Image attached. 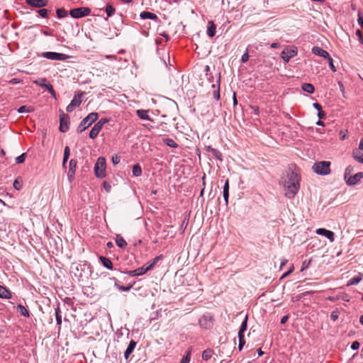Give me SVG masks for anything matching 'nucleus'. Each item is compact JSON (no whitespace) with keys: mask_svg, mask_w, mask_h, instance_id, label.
<instances>
[{"mask_svg":"<svg viewBox=\"0 0 363 363\" xmlns=\"http://www.w3.org/2000/svg\"><path fill=\"white\" fill-rule=\"evenodd\" d=\"M288 179L284 183L285 196L289 199L293 198L300 188V177L294 172H290L287 175Z\"/></svg>","mask_w":363,"mask_h":363,"instance_id":"1","label":"nucleus"},{"mask_svg":"<svg viewBox=\"0 0 363 363\" xmlns=\"http://www.w3.org/2000/svg\"><path fill=\"white\" fill-rule=\"evenodd\" d=\"M330 162L328 161H321L318 162H315L313 167L312 169L314 172L320 175H327L330 172Z\"/></svg>","mask_w":363,"mask_h":363,"instance_id":"2","label":"nucleus"},{"mask_svg":"<svg viewBox=\"0 0 363 363\" xmlns=\"http://www.w3.org/2000/svg\"><path fill=\"white\" fill-rule=\"evenodd\" d=\"M97 113H91L86 117H85L79 123L77 127V132L82 133L89 127L94 121L98 119Z\"/></svg>","mask_w":363,"mask_h":363,"instance_id":"3","label":"nucleus"},{"mask_svg":"<svg viewBox=\"0 0 363 363\" xmlns=\"http://www.w3.org/2000/svg\"><path fill=\"white\" fill-rule=\"evenodd\" d=\"M94 173L96 177L104 178L106 176V160L103 157L97 159L94 165Z\"/></svg>","mask_w":363,"mask_h":363,"instance_id":"4","label":"nucleus"},{"mask_svg":"<svg viewBox=\"0 0 363 363\" xmlns=\"http://www.w3.org/2000/svg\"><path fill=\"white\" fill-rule=\"evenodd\" d=\"M91 13V9L88 7H79L71 9L70 16L74 18H79L89 16Z\"/></svg>","mask_w":363,"mask_h":363,"instance_id":"5","label":"nucleus"},{"mask_svg":"<svg viewBox=\"0 0 363 363\" xmlns=\"http://www.w3.org/2000/svg\"><path fill=\"white\" fill-rule=\"evenodd\" d=\"M297 54L298 51L296 48H294L292 49L286 48L282 50L281 56L284 62H289L290 59L296 56Z\"/></svg>","mask_w":363,"mask_h":363,"instance_id":"6","label":"nucleus"},{"mask_svg":"<svg viewBox=\"0 0 363 363\" xmlns=\"http://www.w3.org/2000/svg\"><path fill=\"white\" fill-rule=\"evenodd\" d=\"M60 130L62 133H65L69 129V117L67 114L62 112L60 116Z\"/></svg>","mask_w":363,"mask_h":363,"instance_id":"7","label":"nucleus"},{"mask_svg":"<svg viewBox=\"0 0 363 363\" xmlns=\"http://www.w3.org/2000/svg\"><path fill=\"white\" fill-rule=\"evenodd\" d=\"M33 82L41 87L45 88L54 98L56 97V94L52 86L50 83H47L45 78L38 79Z\"/></svg>","mask_w":363,"mask_h":363,"instance_id":"8","label":"nucleus"},{"mask_svg":"<svg viewBox=\"0 0 363 363\" xmlns=\"http://www.w3.org/2000/svg\"><path fill=\"white\" fill-rule=\"evenodd\" d=\"M213 324V318L210 314H204L199 319V325L201 327L208 329L211 328Z\"/></svg>","mask_w":363,"mask_h":363,"instance_id":"9","label":"nucleus"},{"mask_svg":"<svg viewBox=\"0 0 363 363\" xmlns=\"http://www.w3.org/2000/svg\"><path fill=\"white\" fill-rule=\"evenodd\" d=\"M82 94H74L70 104L67 106L66 110L67 112H72L75 108L79 106L82 103Z\"/></svg>","mask_w":363,"mask_h":363,"instance_id":"10","label":"nucleus"},{"mask_svg":"<svg viewBox=\"0 0 363 363\" xmlns=\"http://www.w3.org/2000/svg\"><path fill=\"white\" fill-rule=\"evenodd\" d=\"M44 57L52 60H65L67 58V55L55 52H46L43 54Z\"/></svg>","mask_w":363,"mask_h":363,"instance_id":"11","label":"nucleus"},{"mask_svg":"<svg viewBox=\"0 0 363 363\" xmlns=\"http://www.w3.org/2000/svg\"><path fill=\"white\" fill-rule=\"evenodd\" d=\"M362 178L363 172H357L354 175L350 176L346 180V183L348 186H354L357 184Z\"/></svg>","mask_w":363,"mask_h":363,"instance_id":"12","label":"nucleus"},{"mask_svg":"<svg viewBox=\"0 0 363 363\" xmlns=\"http://www.w3.org/2000/svg\"><path fill=\"white\" fill-rule=\"evenodd\" d=\"M76 168H77V161L72 159L69 161V170L67 172V177L70 182H72L74 179Z\"/></svg>","mask_w":363,"mask_h":363,"instance_id":"13","label":"nucleus"},{"mask_svg":"<svg viewBox=\"0 0 363 363\" xmlns=\"http://www.w3.org/2000/svg\"><path fill=\"white\" fill-rule=\"evenodd\" d=\"M28 5L35 8H43L48 4V0H26Z\"/></svg>","mask_w":363,"mask_h":363,"instance_id":"14","label":"nucleus"},{"mask_svg":"<svg viewBox=\"0 0 363 363\" xmlns=\"http://www.w3.org/2000/svg\"><path fill=\"white\" fill-rule=\"evenodd\" d=\"M220 74H218V78L216 79V84H212L213 90V96L216 100L220 99Z\"/></svg>","mask_w":363,"mask_h":363,"instance_id":"15","label":"nucleus"},{"mask_svg":"<svg viewBox=\"0 0 363 363\" xmlns=\"http://www.w3.org/2000/svg\"><path fill=\"white\" fill-rule=\"evenodd\" d=\"M312 53L325 59L329 58L330 56L329 53L326 50L318 46H314L312 48Z\"/></svg>","mask_w":363,"mask_h":363,"instance_id":"16","label":"nucleus"},{"mask_svg":"<svg viewBox=\"0 0 363 363\" xmlns=\"http://www.w3.org/2000/svg\"><path fill=\"white\" fill-rule=\"evenodd\" d=\"M316 233L318 235H324L328 239L330 240V241L331 242H333L334 240H335V238H334V233L333 231H330V230H326L325 228H318L317 230H316Z\"/></svg>","mask_w":363,"mask_h":363,"instance_id":"17","label":"nucleus"},{"mask_svg":"<svg viewBox=\"0 0 363 363\" xmlns=\"http://www.w3.org/2000/svg\"><path fill=\"white\" fill-rule=\"evenodd\" d=\"M205 150L206 152H209L211 154V155H212L215 158L219 160L220 161L223 160L222 154L217 149L213 148L211 146H206L205 147Z\"/></svg>","mask_w":363,"mask_h":363,"instance_id":"18","label":"nucleus"},{"mask_svg":"<svg viewBox=\"0 0 363 363\" xmlns=\"http://www.w3.org/2000/svg\"><path fill=\"white\" fill-rule=\"evenodd\" d=\"M136 345V342L134 340H131L126 348L125 353H124V357L125 359H128L130 354L133 352V350L135 349Z\"/></svg>","mask_w":363,"mask_h":363,"instance_id":"19","label":"nucleus"},{"mask_svg":"<svg viewBox=\"0 0 363 363\" xmlns=\"http://www.w3.org/2000/svg\"><path fill=\"white\" fill-rule=\"evenodd\" d=\"M0 298L6 299L11 298V291L1 285H0Z\"/></svg>","mask_w":363,"mask_h":363,"instance_id":"20","label":"nucleus"},{"mask_svg":"<svg viewBox=\"0 0 363 363\" xmlns=\"http://www.w3.org/2000/svg\"><path fill=\"white\" fill-rule=\"evenodd\" d=\"M216 27L213 21L208 22L207 34L209 37H213L216 35Z\"/></svg>","mask_w":363,"mask_h":363,"instance_id":"21","label":"nucleus"},{"mask_svg":"<svg viewBox=\"0 0 363 363\" xmlns=\"http://www.w3.org/2000/svg\"><path fill=\"white\" fill-rule=\"evenodd\" d=\"M100 125H96L95 123L94 125L92 127V128L90 130V133H89V137L91 139L96 138L97 137V135H99V132L101 130V128H100Z\"/></svg>","mask_w":363,"mask_h":363,"instance_id":"22","label":"nucleus"},{"mask_svg":"<svg viewBox=\"0 0 363 363\" xmlns=\"http://www.w3.org/2000/svg\"><path fill=\"white\" fill-rule=\"evenodd\" d=\"M99 259L101 260L102 264L104 265V267L108 269H113V264H112V262L111 261V259L109 258H107L106 257H103V256H101L99 257Z\"/></svg>","mask_w":363,"mask_h":363,"instance_id":"23","label":"nucleus"},{"mask_svg":"<svg viewBox=\"0 0 363 363\" xmlns=\"http://www.w3.org/2000/svg\"><path fill=\"white\" fill-rule=\"evenodd\" d=\"M140 16L143 19H156L157 16L149 11H143L140 13Z\"/></svg>","mask_w":363,"mask_h":363,"instance_id":"24","label":"nucleus"},{"mask_svg":"<svg viewBox=\"0 0 363 363\" xmlns=\"http://www.w3.org/2000/svg\"><path fill=\"white\" fill-rule=\"evenodd\" d=\"M116 243L120 248H125L127 246L126 241L119 235L116 238Z\"/></svg>","mask_w":363,"mask_h":363,"instance_id":"25","label":"nucleus"},{"mask_svg":"<svg viewBox=\"0 0 363 363\" xmlns=\"http://www.w3.org/2000/svg\"><path fill=\"white\" fill-rule=\"evenodd\" d=\"M138 116L143 120H148L150 121V116L148 115V111L145 110H138L137 111Z\"/></svg>","mask_w":363,"mask_h":363,"instance_id":"26","label":"nucleus"},{"mask_svg":"<svg viewBox=\"0 0 363 363\" xmlns=\"http://www.w3.org/2000/svg\"><path fill=\"white\" fill-rule=\"evenodd\" d=\"M302 89L309 94H313L315 91L314 86L310 83H304L301 86Z\"/></svg>","mask_w":363,"mask_h":363,"instance_id":"27","label":"nucleus"},{"mask_svg":"<svg viewBox=\"0 0 363 363\" xmlns=\"http://www.w3.org/2000/svg\"><path fill=\"white\" fill-rule=\"evenodd\" d=\"M362 279V274H359L358 276L357 277H354L353 278H352L348 284H347V286H351V285H356L359 282L361 281V280Z\"/></svg>","mask_w":363,"mask_h":363,"instance_id":"28","label":"nucleus"},{"mask_svg":"<svg viewBox=\"0 0 363 363\" xmlns=\"http://www.w3.org/2000/svg\"><path fill=\"white\" fill-rule=\"evenodd\" d=\"M247 315L245 316V320L242 321L240 330L238 331V335H244V332L247 330Z\"/></svg>","mask_w":363,"mask_h":363,"instance_id":"29","label":"nucleus"},{"mask_svg":"<svg viewBox=\"0 0 363 363\" xmlns=\"http://www.w3.org/2000/svg\"><path fill=\"white\" fill-rule=\"evenodd\" d=\"M163 142L169 147H174V148L178 147L177 143L174 140H172L171 138H164Z\"/></svg>","mask_w":363,"mask_h":363,"instance_id":"30","label":"nucleus"},{"mask_svg":"<svg viewBox=\"0 0 363 363\" xmlns=\"http://www.w3.org/2000/svg\"><path fill=\"white\" fill-rule=\"evenodd\" d=\"M133 174L135 177H140L142 174V169H141L140 166L138 164H135L133 166Z\"/></svg>","mask_w":363,"mask_h":363,"instance_id":"31","label":"nucleus"},{"mask_svg":"<svg viewBox=\"0 0 363 363\" xmlns=\"http://www.w3.org/2000/svg\"><path fill=\"white\" fill-rule=\"evenodd\" d=\"M213 352V350L211 349L204 350L202 353V359L206 361L209 359L211 357Z\"/></svg>","mask_w":363,"mask_h":363,"instance_id":"32","label":"nucleus"},{"mask_svg":"<svg viewBox=\"0 0 363 363\" xmlns=\"http://www.w3.org/2000/svg\"><path fill=\"white\" fill-rule=\"evenodd\" d=\"M18 312L23 315L24 317H28L29 316V312L22 305H18L17 306Z\"/></svg>","mask_w":363,"mask_h":363,"instance_id":"33","label":"nucleus"},{"mask_svg":"<svg viewBox=\"0 0 363 363\" xmlns=\"http://www.w3.org/2000/svg\"><path fill=\"white\" fill-rule=\"evenodd\" d=\"M56 13L58 18H62L67 16V11L63 8L57 9Z\"/></svg>","mask_w":363,"mask_h":363,"instance_id":"34","label":"nucleus"},{"mask_svg":"<svg viewBox=\"0 0 363 363\" xmlns=\"http://www.w3.org/2000/svg\"><path fill=\"white\" fill-rule=\"evenodd\" d=\"M115 286L117 287V289L121 291H130L132 287H133V285L132 284H129L128 286H121L120 284H118L117 282L115 283Z\"/></svg>","mask_w":363,"mask_h":363,"instance_id":"35","label":"nucleus"},{"mask_svg":"<svg viewBox=\"0 0 363 363\" xmlns=\"http://www.w3.org/2000/svg\"><path fill=\"white\" fill-rule=\"evenodd\" d=\"M13 186L18 191H19V190H21L22 189V187H23L22 182H21V180L20 179L19 177L16 178L14 180Z\"/></svg>","mask_w":363,"mask_h":363,"instance_id":"36","label":"nucleus"},{"mask_svg":"<svg viewBox=\"0 0 363 363\" xmlns=\"http://www.w3.org/2000/svg\"><path fill=\"white\" fill-rule=\"evenodd\" d=\"M106 12L108 17H111L114 14L115 9L111 4H107L106 6Z\"/></svg>","mask_w":363,"mask_h":363,"instance_id":"37","label":"nucleus"},{"mask_svg":"<svg viewBox=\"0 0 363 363\" xmlns=\"http://www.w3.org/2000/svg\"><path fill=\"white\" fill-rule=\"evenodd\" d=\"M61 311L60 310V308H57L55 309V317H56V321L57 324L58 325H60L62 324V317H61Z\"/></svg>","mask_w":363,"mask_h":363,"instance_id":"38","label":"nucleus"},{"mask_svg":"<svg viewBox=\"0 0 363 363\" xmlns=\"http://www.w3.org/2000/svg\"><path fill=\"white\" fill-rule=\"evenodd\" d=\"M33 111V109L32 108H28V106H21L18 109V112L20 113H30Z\"/></svg>","mask_w":363,"mask_h":363,"instance_id":"39","label":"nucleus"},{"mask_svg":"<svg viewBox=\"0 0 363 363\" xmlns=\"http://www.w3.org/2000/svg\"><path fill=\"white\" fill-rule=\"evenodd\" d=\"M238 338H239V345H238V349L239 350H242L243 346L245 345V337H244V335H238Z\"/></svg>","mask_w":363,"mask_h":363,"instance_id":"40","label":"nucleus"},{"mask_svg":"<svg viewBox=\"0 0 363 363\" xmlns=\"http://www.w3.org/2000/svg\"><path fill=\"white\" fill-rule=\"evenodd\" d=\"M353 172V167H351V166H348L346 169H345V179L347 180V178L350 177V176H352V173Z\"/></svg>","mask_w":363,"mask_h":363,"instance_id":"41","label":"nucleus"},{"mask_svg":"<svg viewBox=\"0 0 363 363\" xmlns=\"http://www.w3.org/2000/svg\"><path fill=\"white\" fill-rule=\"evenodd\" d=\"M38 13L43 18L48 17V11L45 9L41 8V9L38 11Z\"/></svg>","mask_w":363,"mask_h":363,"instance_id":"42","label":"nucleus"},{"mask_svg":"<svg viewBox=\"0 0 363 363\" xmlns=\"http://www.w3.org/2000/svg\"><path fill=\"white\" fill-rule=\"evenodd\" d=\"M26 160V153H23L16 158V162L17 164L23 163Z\"/></svg>","mask_w":363,"mask_h":363,"instance_id":"43","label":"nucleus"},{"mask_svg":"<svg viewBox=\"0 0 363 363\" xmlns=\"http://www.w3.org/2000/svg\"><path fill=\"white\" fill-rule=\"evenodd\" d=\"M191 358V353L188 352L186 354L182 359L180 363H189Z\"/></svg>","mask_w":363,"mask_h":363,"instance_id":"44","label":"nucleus"},{"mask_svg":"<svg viewBox=\"0 0 363 363\" xmlns=\"http://www.w3.org/2000/svg\"><path fill=\"white\" fill-rule=\"evenodd\" d=\"M328 61V63H329V66H330V69L333 71V72H336V68L333 64V59L331 58L330 56H329V58H327Z\"/></svg>","mask_w":363,"mask_h":363,"instance_id":"45","label":"nucleus"},{"mask_svg":"<svg viewBox=\"0 0 363 363\" xmlns=\"http://www.w3.org/2000/svg\"><path fill=\"white\" fill-rule=\"evenodd\" d=\"M146 270V272L151 270L155 266L150 262V263H146L143 266H142Z\"/></svg>","mask_w":363,"mask_h":363,"instance_id":"46","label":"nucleus"},{"mask_svg":"<svg viewBox=\"0 0 363 363\" xmlns=\"http://www.w3.org/2000/svg\"><path fill=\"white\" fill-rule=\"evenodd\" d=\"M135 270H136L137 276H140V275H143L146 273V270L143 267H139V268L136 269Z\"/></svg>","mask_w":363,"mask_h":363,"instance_id":"47","label":"nucleus"},{"mask_svg":"<svg viewBox=\"0 0 363 363\" xmlns=\"http://www.w3.org/2000/svg\"><path fill=\"white\" fill-rule=\"evenodd\" d=\"M339 317V314H338V312L336 311H334L331 313L330 314V318L331 319L333 320V321H335L337 320Z\"/></svg>","mask_w":363,"mask_h":363,"instance_id":"48","label":"nucleus"},{"mask_svg":"<svg viewBox=\"0 0 363 363\" xmlns=\"http://www.w3.org/2000/svg\"><path fill=\"white\" fill-rule=\"evenodd\" d=\"M250 109L252 111V113L257 116L259 115V107L257 106H250Z\"/></svg>","mask_w":363,"mask_h":363,"instance_id":"49","label":"nucleus"},{"mask_svg":"<svg viewBox=\"0 0 363 363\" xmlns=\"http://www.w3.org/2000/svg\"><path fill=\"white\" fill-rule=\"evenodd\" d=\"M353 157L357 161L363 164V155L362 156H358L357 155H356L355 152H354Z\"/></svg>","mask_w":363,"mask_h":363,"instance_id":"50","label":"nucleus"},{"mask_svg":"<svg viewBox=\"0 0 363 363\" xmlns=\"http://www.w3.org/2000/svg\"><path fill=\"white\" fill-rule=\"evenodd\" d=\"M108 121L106 118H101L99 121H98L96 124L101 125L100 128H102L103 125Z\"/></svg>","mask_w":363,"mask_h":363,"instance_id":"51","label":"nucleus"},{"mask_svg":"<svg viewBox=\"0 0 363 363\" xmlns=\"http://www.w3.org/2000/svg\"><path fill=\"white\" fill-rule=\"evenodd\" d=\"M359 347V343L357 341H354L352 343L351 348L353 350H356Z\"/></svg>","mask_w":363,"mask_h":363,"instance_id":"52","label":"nucleus"},{"mask_svg":"<svg viewBox=\"0 0 363 363\" xmlns=\"http://www.w3.org/2000/svg\"><path fill=\"white\" fill-rule=\"evenodd\" d=\"M358 23L361 27H363V15L360 13H358Z\"/></svg>","mask_w":363,"mask_h":363,"instance_id":"53","label":"nucleus"},{"mask_svg":"<svg viewBox=\"0 0 363 363\" xmlns=\"http://www.w3.org/2000/svg\"><path fill=\"white\" fill-rule=\"evenodd\" d=\"M223 192H229V181L227 179L223 186Z\"/></svg>","mask_w":363,"mask_h":363,"instance_id":"54","label":"nucleus"},{"mask_svg":"<svg viewBox=\"0 0 363 363\" xmlns=\"http://www.w3.org/2000/svg\"><path fill=\"white\" fill-rule=\"evenodd\" d=\"M162 255L157 256L152 260L151 263L155 266L157 264V262L162 259Z\"/></svg>","mask_w":363,"mask_h":363,"instance_id":"55","label":"nucleus"},{"mask_svg":"<svg viewBox=\"0 0 363 363\" xmlns=\"http://www.w3.org/2000/svg\"><path fill=\"white\" fill-rule=\"evenodd\" d=\"M249 59V55H248V53L247 52H245V54L242 55V57H241V61L242 62H245L248 60Z\"/></svg>","mask_w":363,"mask_h":363,"instance_id":"56","label":"nucleus"},{"mask_svg":"<svg viewBox=\"0 0 363 363\" xmlns=\"http://www.w3.org/2000/svg\"><path fill=\"white\" fill-rule=\"evenodd\" d=\"M119 162H120V157H118L117 155L113 156V157H112V162H113L114 164H118V163H119Z\"/></svg>","mask_w":363,"mask_h":363,"instance_id":"57","label":"nucleus"},{"mask_svg":"<svg viewBox=\"0 0 363 363\" xmlns=\"http://www.w3.org/2000/svg\"><path fill=\"white\" fill-rule=\"evenodd\" d=\"M69 154H70V150H69V147L68 146H66L65 147V150H64V156L65 157H69Z\"/></svg>","mask_w":363,"mask_h":363,"instance_id":"58","label":"nucleus"},{"mask_svg":"<svg viewBox=\"0 0 363 363\" xmlns=\"http://www.w3.org/2000/svg\"><path fill=\"white\" fill-rule=\"evenodd\" d=\"M127 274L130 275V276H132V277H135L137 276V273H136V270L134 269V270H130V271H127L125 272Z\"/></svg>","mask_w":363,"mask_h":363,"instance_id":"59","label":"nucleus"},{"mask_svg":"<svg viewBox=\"0 0 363 363\" xmlns=\"http://www.w3.org/2000/svg\"><path fill=\"white\" fill-rule=\"evenodd\" d=\"M229 192H223V199L225 201L226 205L228 203Z\"/></svg>","mask_w":363,"mask_h":363,"instance_id":"60","label":"nucleus"},{"mask_svg":"<svg viewBox=\"0 0 363 363\" xmlns=\"http://www.w3.org/2000/svg\"><path fill=\"white\" fill-rule=\"evenodd\" d=\"M313 106L316 109L318 110V111H320V110L322 109V106L320 104L318 103H314L313 104Z\"/></svg>","mask_w":363,"mask_h":363,"instance_id":"61","label":"nucleus"},{"mask_svg":"<svg viewBox=\"0 0 363 363\" xmlns=\"http://www.w3.org/2000/svg\"><path fill=\"white\" fill-rule=\"evenodd\" d=\"M318 116L320 119H322V118H324L325 116V113L323 111H322V109L320 110V111H318Z\"/></svg>","mask_w":363,"mask_h":363,"instance_id":"62","label":"nucleus"},{"mask_svg":"<svg viewBox=\"0 0 363 363\" xmlns=\"http://www.w3.org/2000/svg\"><path fill=\"white\" fill-rule=\"evenodd\" d=\"M20 82H21V80L19 79L14 78V79H12L11 80H10L9 83L11 84H18Z\"/></svg>","mask_w":363,"mask_h":363,"instance_id":"63","label":"nucleus"},{"mask_svg":"<svg viewBox=\"0 0 363 363\" xmlns=\"http://www.w3.org/2000/svg\"><path fill=\"white\" fill-rule=\"evenodd\" d=\"M289 319V316L288 315H284L281 318V324H284Z\"/></svg>","mask_w":363,"mask_h":363,"instance_id":"64","label":"nucleus"}]
</instances>
